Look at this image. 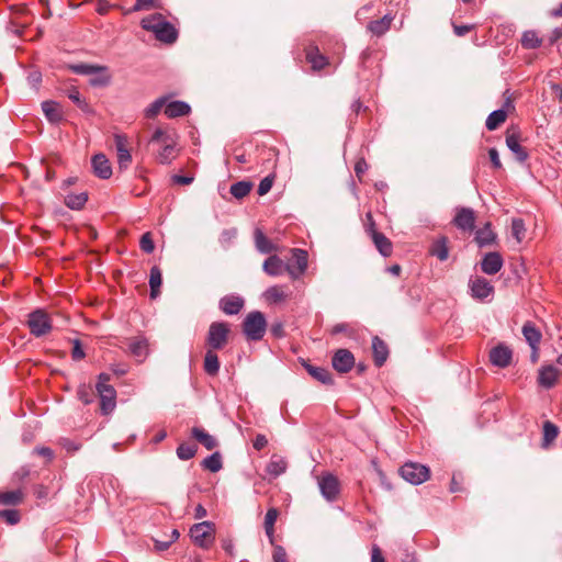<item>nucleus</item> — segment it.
<instances>
[{
	"mask_svg": "<svg viewBox=\"0 0 562 562\" xmlns=\"http://www.w3.org/2000/svg\"><path fill=\"white\" fill-rule=\"evenodd\" d=\"M140 25L144 30L153 32L158 41L167 44L176 42L178 37L176 27L159 13L144 18Z\"/></svg>",
	"mask_w": 562,
	"mask_h": 562,
	"instance_id": "nucleus-1",
	"label": "nucleus"
},
{
	"mask_svg": "<svg viewBox=\"0 0 562 562\" xmlns=\"http://www.w3.org/2000/svg\"><path fill=\"white\" fill-rule=\"evenodd\" d=\"M267 329V321L263 313L252 311L243 322V333L248 340L258 341L262 339Z\"/></svg>",
	"mask_w": 562,
	"mask_h": 562,
	"instance_id": "nucleus-2",
	"label": "nucleus"
},
{
	"mask_svg": "<svg viewBox=\"0 0 562 562\" xmlns=\"http://www.w3.org/2000/svg\"><path fill=\"white\" fill-rule=\"evenodd\" d=\"M109 381L110 375L101 373L95 386L100 397V408L104 415L111 413L116 406V391L108 383Z\"/></svg>",
	"mask_w": 562,
	"mask_h": 562,
	"instance_id": "nucleus-3",
	"label": "nucleus"
},
{
	"mask_svg": "<svg viewBox=\"0 0 562 562\" xmlns=\"http://www.w3.org/2000/svg\"><path fill=\"white\" fill-rule=\"evenodd\" d=\"M193 543L202 549H209L215 541V524L202 521L194 524L189 531Z\"/></svg>",
	"mask_w": 562,
	"mask_h": 562,
	"instance_id": "nucleus-4",
	"label": "nucleus"
},
{
	"mask_svg": "<svg viewBox=\"0 0 562 562\" xmlns=\"http://www.w3.org/2000/svg\"><path fill=\"white\" fill-rule=\"evenodd\" d=\"M26 325L31 335L36 338L49 334L53 329L52 319L48 313L43 308H36L27 315Z\"/></svg>",
	"mask_w": 562,
	"mask_h": 562,
	"instance_id": "nucleus-5",
	"label": "nucleus"
},
{
	"mask_svg": "<svg viewBox=\"0 0 562 562\" xmlns=\"http://www.w3.org/2000/svg\"><path fill=\"white\" fill-rule=\"evenodd\" d=\"M229 335V326L224 322H213L206 335V345L210 350H221L223 349L227 341Z\"/></svg>",
	"mask_w": 562,
	"mask_h": 562,
	"instance_id": "nucleus-6",
	"label": "nucleus"
},
{
	"mask_svg": "<svg viewBox=\"0 0 562 562\" xmlns=\"http://www.w3.org/2000/svg\"><path fill=\"white\" fill-rule=\"evenodd\" d=\"M401 476L413 485H419L429 477V469L417 462H406L400 469Z\"/></svg>",
	"mask_w": 562,
	"mask_h": 562,
	"instance_id": "nucleus-7",
	"label": "nucleus"
},
{
	"mask_svg": "<svg viewBox=\"0 0 562 562\" xmlns=\"http://www.w3.org/2000/svg\"><path fill=\"white\" fill-rule=\"evenodd\" d=\"M317 485L322 496L327 502H335L340 493V483L337 476L325 472L317 477Z\"/></svg>",
	"mask_w": 562,
	"mask_h": 562,
	"instance_id": "nucleus-8",
	"label": "nucleus"
},
{
	"mask_svg": "<svg viewBox=\"0 0 562 562\" xmlns=\"http://www.w3.org/2000/svg\"><path fill=\"white\" fill-rule=\"evenodd\" d=\"M452 223L461 231L471 232L475 226V212L471 207H457Z\"/></svg>",
	"mask_w": 562,
	"mask_h": 562,
	"instance_id": "nucleus-9",
	"label": "nucleus"
},
{
	"mask_svg": "<svg viewBox=\"0 0 562 562\" xmlns=\"http://www.w3.org/2000/svg\"><path fill=\"white\" fill-rule=\"evenodd\" d=\"M368 218L372 221L371 214H368ZM367 232L372 238L376 249L383 257H389L392 254V243L390 239L382 233L378 232L374 227V223L371 222L367 228Z\"/></svg>",
	"mask_w": 562,
	"mask_h": 562,
	"instance_id": "nucleus-10",
	"label": "nucleus"
},
{
	"mask_svg": "<svg viewBox=\"0 0 562 562\" xmlns=\"http://www.w3.org/2000/svg\"><path fill=\"white\" fill-rule=\"evenodd\" d=\"M331 364L336 371L347 373L355 366V357L348 349H339L333 356Z\"/></svg>",
	"mask_w": 562,
	"mask_h": 562,
	"instance_id": "nucleus-11",
	"label": "nucleus"
},
{
	"mask_svg": "<svg viewBox=\"0 0 562 562\" xmlns=\"http://www.w3.org/2000/svg\"><path fill=\"white\" fill-rule=\"evenodd\" d=\"M114 143L117 155V164L120 170H126L132 162V155L127 148V138L124 135L116 134Z\"/></svg>",
	"mask_w": 562,
	"mask_h": 562,
	"instance_id": "nucleus-12",
	"label": "nucleus"
},
{
	"mask_svg": "<svg viewBox=\"0 0 562 562\" xmlns=\"http://www.w3.org/2000/svg\"><path fill=\"white\" fill-rule=\"evenodd\" d=\"M559 378V369L553 364L541 366L538 370L537 382L543 389H552Z\"/></svg>",
	"mask_w": 562,
	"mask_h": 562,
	"instance_id": "nucleus-13",
	"label": "nucleus"
},
{
	"mask_svg": "<svg viewBox=\"0 0 562 562\" xmlns=\"http://www.w3.org/2000/svg\"><path fill=\"white\" fill-rule=\"evenodd\" d=\"M471 295L477 300H484L492 295L494 288L488 280L482 277L470 280Z\"/></svg>",
	"mask_w": 562,
	"mask_h": 562,
	"instance_id": "nucleus-14",
	"label": "nucleus"
},
{
	"mask_svg": "<svg viewBox=\"0 0 562 562\" xmlns=\"http://www.w3.org/2000/svg\"><path fill=\"white\" fill-rule=\"evenodd\" d=\"M512 358H513L512 350L503 344L494 347L490 351V361L492 362V364H494L498 368L508 367L512 362Z\"/></svg>",
	"mask_w": 562,
	"mask_h": 562,
	"instance_id": "nucleus-15",
	"label": "nucleus"
},
{
	"mask_svg": "<svg viewBox=\"0 0 562 562\" xmlns=\"http://www.w3.org/2000/svg\"><path fill=\"white\" fill-rule=\"evenodd\" d=\"M93 173L100 179H109L112 176L110 160L103 154H97L91 158Z\"/></svg>",
	"mask_w": 562,
	"mask_h": 562,
	"instance_id": "nucleus-16",
	"label": "nucleus"
},
{
	"mask_svg": "<svg viewBox=\"0 0 562 562\" xmlns=\"http://www.w3.org/2000/svg\"><path fill=\"white\" fill-rule=\"evenodd\" d=\"M504 261L499 252L492 251L487 252L482 261L481 269L484 273L493 276L496 274L503 267Z\"/></svg>",
	"mask_w": 562,
	"mask_h": 562,
	"instance_id": "nucleus-17",
	"label": "nucleus"
},
{
	"mask_svg": "<svg viewBox=\"0 0 562 562\" xmlns=\"http://www.w3.org/2000/svg\"><path fill=\"white\" fill-rule=\"evenodd\" d=\"M244 299L237 295H226L220 300V308L226 315H236L244 307Z\"/></svg>",
	"mask_w": 562,
	"mask_h": 562,
	"instance_id": "nucleus-18",
	"label": "nucleus"
},
{
	"mask_svg": "<svg viewBox=\"0 0 562 562\" xmlns=\"http://www.w3.org/2000/svg\"><path fill=\"white\" fill-rule=\"evenodd\" d=\"M255 247L258 252L269 255L278 251V246L272 243L260 228H256L254 232Z\"/></svg>",
	"mask_w": 562,
	"mask_h": 562,
	"instance_id": "nucleus-19",
	"label": "nucleus"
},
{
	"mask_svg": "<svg viewBox=\"0 0 562 562\" xmlns=\"http://www.w3.org/2000/svg\"><path fill=\"white\" fill-rule=\"evenodd\" d=\"M112 76L109 71V68L103 65H99L90 75L89 85L97 88H104L111 83Z\"/></svg>",
	"mask_w": 562,
	"mask_h": 562,
	"instance_id": "nucleus-20",
	"label": "nucleus"
},
{
	"mask_svg": "<svg viewBox=\"0 0 562 562\" xmlns=\"http://www.w3.org/2000/svg\"><path fill=\"white\" fill-rule=\"evenodd\" d=\"M262 270L271 277H279L285 272V263L276 255L269 256L262 265Z\"/></svg>",
	"mask_w": 562,
	"mask_h": 562,
	"instance_id": "nucleus-21",
	"label": "nucleus"
},
{
	"mask_svg": "<svg viewBox=\"0 0 562 562\" xmlns=\"http://www.w3.org/2000/svg\"><path fill=\"white\" fill-rule=\"evenodd\" d=\"M372 350L375 366L382 367L389 356V348L386 344L380 337L374 336L372 338Z\"/></svg>",
	"mask_w": 562,
	"mask_h": 562,
	"instance_id": "nucleus-22",
	"label": "nucleus"
},
{
	"mask_svg": "<svg viewBox=\"0 0 562 562\" xmlns=\"http://www.w3.org/2000/svg\"><path fill=\"white\" fill-rule=\"evenodd\" d=\"M191 111L190 105L184 101L166 102L165 114L169 119L188 115Z\"/></svg>",
	"mask_w": 562,
	"mask_h": 562,
	"instance_id": "nucleus-23",
	"label": "nucleus"
},
{
	"mask_svg": "<svg viewBox=\"0 0 562 562\" xmlns=\"http://www.w3.org/2000/svg\"><path fill=\"white\" fill-rule=\"evenodd\" d=\"M128 349L137 361L142 362L148 355V341L144 337H137L130 342Z\"/></svg>",
	"mask_w": 562,
	"mask_h": 562,
	"instance_id": "nucleus-24",
	"label": "nucleus"
},
{
	"mask_svg": "<svg viewBox=\"0 0 562 562\" xmlns=\"http://www.w3.org/2000/svg\"><path fill=\"white\" fill-rule=\"evenodd\" d=\"M522 335L528 342V345L531 347L532 350H538V345L541 340V333L536 328V326L527 322L522 326Z\"/></svg>",
	"mask_w": 562,
	"mask_h": 562,
	"instance_id": "nucleus-25",
	"label": "nucleus"
},
{
	"mask_svg": "<svg viewBox=\"0 0 562 562\" xmlns=\"http://www.w3.org/2000/svg\"><path fill=\"white\" fill-rule=\"evenodd\" d=\"M303 366L315 380L326 385L333 384L331 373L327 369L323 367H315L310 363H304Z\"/></svg>",
	"mask_w": 562,
	"mask_h": 562,
	"instance_id": "nucleus-26",
	"label": "nucleus"
},
{
	"mask_svg": "<svg viewBox=\"0 0 562 562\" xmlns=\"http://www.w3.org/2000/svg\"><path fill=\"white\" fill-rule=\"evenodd\" d=\"M266 471L276 479L286 471V461L282 457L273 454L266 467Z\"/></svg>",
	"mask_w": 562,
	"mask_h": 562,
	"instance_id": "nucleus-27",
	"label": "nucleus"
},
{
	"mask_svg": "<svg viewBox=\"0 0 562 562\" xmlns=\"http://www.w3.org/2000/svg\"><path fill=\"white\" fill-rule=\"evenodd\" d=\"M496 235L491 228V224L486 223L484 227L476 231L475 241L479 247H486L495 243Z\"/></svg>",
	"mask_w": 562,
	"mask_h": 562,
	"instance_id": "nucleus-28",
	"label": "nucleus"
},
{
	"mask_svg": "<svg viewBox=\"0 0 562 562\" xmlns=\"http://www.w3.org/2000/svg\"><path fill=\"white\" fill-rule=\"evenodd\" d=\"M506 145L508 149L515 154L518 161L524 162L528 158V153L526 149L519 144L518 137L515 134H510L506 136Z\"/></svg>",
	"mask_w": 562,
	"mask_h": 562,
	"instance_id": "nucleus-29",
	"label": "nucleus"
},
{
	"mask_svg": "<svg viewBox=\"0 0 562 562\" xmlns=\"http://www.w3.org/2000/svg\"><path fill=\"white\" fill-rule=\"evenodd\" d=\"M88 201V193L87 192H80V193H68L64 202L67 207L70 210L79 211L81 210Z\"/></svg>",
	"mask_w": 562,
	"mask_h": 562,
	"instance_id": "nucleus-30",
	"label": "nucleus"
},
{
	"mask_svg": "<svg viewBox=\"0 0 562 562\" xmlns=\"http://www.w3.org/2000/svg\"><path fill=\"white\" fill-rule=\"evenodd\" d=\"M191 435L194 439L201 442L207 450L214 449L217 445L216 439L202 428L193 427L191 430Z\"/></svg>",
	"mask_w": 562,
	"mask_h": 562,
	"instance_id": "nucleus-31",
	"label": "nucleus"
},
{
	"mask_svg": "<svg viewBox=\"0 0 562 562\" xmlns=\"http://www.w3.org/2000/svg\"><path fill=\"white\" fill-rule=\"evenodd\" d=\"M392 20L393 19L386 14L380 20L369 22L368 30L372 34L381 36L390 29Z\"/></svg>",
	"mask_w": 562,
	"mask_h": 562,
	"instance_id": "nucleus-32",
	"label": "nucleus"
},
{
	"mask_svg": "<svg viewBox=\"0 0 562 562\" xmlns=\"http://www.w3.org/2000/svg\"><path fill=\"white\" fill-rule=\"evenodd\" d=\"M220 360L214 350H207L204 356L203 368L209 375H216L220 371Z\"/></svg>",
	"mask_w": 562,
	"mask_h": 562,
	"instance_id": "nucleus-33",
	"label": "nucleus"
},
{
	"mask_svg": "<svg viewBox=\"0 0 562 562\" xmlns=\"http://www.w3.org/2000/svg\"><path fill=\"white\" fill-rule=\"evenodd\" d=\"M176 140H170L169 143L161 145L162 148L157 154V160L160 164L167 165L170 164L176 158Z\"/></svg>",
	"mask_w": 562,
	"mask_h": 562,
	"instance_id": "nucleus-34",
	"label": "nucleus"
},
{
	"mask_svg": "<svg viewBox=\"0 0 562 562\" xmlns=\"http://www.w3.org/2000/svg\"><path fill=\"white\" fill-rule=\"evenodd\" d=\"M430 254L437 257L440 261L447 260L449 257L447 237H441L438 240H436L431 247Z\"/></svg>",
	"mask_w": 562,
	"mask_h": 562,
	"instance_id": "nucleus-35",
	"label": "nucleus"
},
{
	"mask_svg": "<svg viewBox=\"0 0 562 562\" xmlns=\"http://www.w3.org/2000/svg\"><path fill=\"white\" fill-rule=\"evenodd\" d=\"M162 282L161 271L158 267L154 266L150 269L149 274V286H150V297L156 299L159 295V288Z\"/></svg>",
	"mask_w": 562,
	"mask_h": 562,
	"instance_id": "nucleus-36",
	"label": "nucleus"
},
{
	"mask_svg": "<svg viewBox=\"0 0 562 562\" xmlns=\"http://www.w3.org/2000/svg\"><path fill=\"white\" fill-rule=\"evenodd\" d=\"M202 468L213 473L218 472L223 468L222 456L218 451H215L211 456L206 457L202 463Z\"/></svg>",
	"mask_w": 562,
	"mask_h": 562,
	"instance_id": "nucleus-37",
	"label": "nucleus"
},
{
	"mask_svg": "<svg viewBox=\"0 0 562 562\" xmlns=\"http://www.w3.org/2000/svg\"><path fill=\"white\" fill-rule=\"evenodd\" d=\"M292 252V259L294 261V267L299 269V273H304L307 269L308 260H307V251L300 249V248H293L291 250Z\"/></svg>",
	"mask_w": 562,
	"mask_h": 562,
	"instance_id": "nucleus-38",
	"label": "nucleus"
},
{
	"mask_svg": "<svg viewBox=\"0 0 562 562\" xmlns=\"http://www.w3.org/2000/svg\"><path fill=\"white\" fill-rule=\"evenodd\" d=\"M506 112L503 109H498L490 113L486 119L485 126L488 131L496 130L506 120Z\"/></svg>",
	"mask_w": 562,
	"mask_h": 562,
	"instance_id": "nucleus-39",
	"label": "nucleus"
},
{
	"mask_svg": "<svg viewBox=\"0 0 562 562\" xmlns=\"http://www.w3.org/2000/svg\"><path fill=\"white\" fill-rule=\"evenodd\" d=\"M42 110L49 122L56 123L60 121L61 115L58 111L57 103L53 101H44L42 103Z\"/></svg>",
	"mask_w": 562,
	"mask_h": 562,
	"instance_id": "nucleus-40",
	"label": "nucleus"
},
{
	"mask_svg": "<svg viewBox=\"0 0 562 562\" xmlns=\"http://www.w3.org/2000/svg\"><path fill=\"white\" fill-rule=\"evenodd\" d=\"M252 188L249 181H238L231 186L229 192L236 199H243L250 192Z\"/></svg>",
	"mask_w": 562,
	"mask_h": 562,
	"instance_id": "nucleus-41",
	"label": "nucleus"
},
{
	"mask_svg": "<svg viewBox=\"0 0 562 562\" xmlns=\"http://www.w3.org/2000/svg\"><path fill=\"white\" fill-rule=\"evenodd\" d=\"M198 451V446L194 443L182 442L177 448V457L180 460L187 461L192 459Z\"/></svg>",
	"mask_w": 562,
	"mask_h": 562,
	"instance_id": "nucleus-42",
	"label": "nucleus"
},
{
	"mask_svg": "<svg viewBox=\"0 0 562 562\" xmlns=\"http://www.w3.org/2000/svg\"><path fill=\"white\" fill-rule=\"evenodd\" d=\"M23 499V493L21 490L8 491L0 493V504L2 505H16Z\"/></svg>",
	"mask_w": 562,
	"mask_h": 562,
	"instance_id": "nucleus-43",
	"label": "nucleus"
},
{
	"mask_svg": "<svg viewBox=\"0 0 562 562\" xmlns=\"http://www.w3.org/2000/svg\"><path fill=\"white\" fill-rule=\"evenodd\" d=\"M306 58L312 64L314 69H323L327 64L326 57L319 54L317 48L311 49L307 53Z\"/></svg>",
	"mask_w": 562,
	"mask_h": 562,
	"instance_id": "nucleus-44",
	"label": "nucleus"
},
{
	"mask_svg": "<svg viewBox=\"0 0 562 562\" xmlns=\"http://www.w3.org/2000/svg\"><path fill=\"white\" fill-rule=\"evenodd\" d=\"M521 44L525 48L533 49L541 45V40L535 31H527L522 35Z\"/></svg>",
	"mask_w": 562,
	"mask_h": 562,
	"instance_id": "nucleus-45",
	"label": "nucleus"
},
{
	"mask_svg": "<svg viewBox=\"0 0 562 562\" xmlns=\"http://www.w3.org/2000/svg\"><path fill=\"white\" fill-rule=\"evenodd\" d=\"M167 97H160L150 103L145 110V116L148 119L155 117L161 109L166 108Z\"/></svg>",
	"mask_w": 562,
	"mask_h": 562,
	"instance_id": "nucleus-46",
	"label": "nucleus"
},
{
	"mask_svg": "<svg viewBox=\"0 0 562 562\" xmlns=\"http://www.w3.org/2000/svg\"><path fill=\"white\" fill-rule=\"evenodd\" d=\"M265 296L268 301L273 302V303L281 302L286 297L282 288L278 286V285L268 288L265 292Z\"/></svg>",
	"mask_w": 562,
	"mask_h": 562,
	"instance_id": "nucleus-47",
	"label": "nucleus"
},
{
	"mask_svg": "<svg viewBox=\"0 0 562 562\" xmlns=\"http://www.w3.org/2000/svg\"><path fill=\"white\" fill-rule=\"evenodd\" d=\"M526 227L521 218H513L512 221V235L520 243L525 237Z\"/></svg>",
	"mask_w": 562,
	"mask_h": 562,
	"instance_id": "nucleus-48",
	"label": "nucleus"
},
{
	"mask_svg": "<svg viewBox=\"0 0 562 562\" xmlns=\"http://www.w3.org/2000/svg\"><path fill=\"white\" fill-rule=\"evenodd\" d=\"M236 236H237L236 228L224 229L221 233L218 241L224 249H227L232 245V243L236 238Z\"/></svg>",
	"mask_w": 562,
	"mask_h": 562,
	"instance_id": "nucleus-49",
	"label": "nucleus"
},
{
	"mask_svg": "<svg viewBox=\"0 0 562 562\" xmlns=\"http://www.w3.org/2000/svg\"><path fill=\"white\" fill-rule=\"evenodd\" d=\"M98 66L99 65L80 63L70 65L69 68L75 74L90 76L93 74V71H95Z\"/></svg>",
	"mask_w": 562,
	"mask_h": 562,
	"instance_id": "nucleus-50",
	"label": "nucleus"
},
{
	"mask_svg": "<svg viewBox=\"0 0 562 562\" xmlns=\"http://www.w3.org/2000/svg\"><path fill=\"white\" fill-rule=\"evenodd\" d=\"M173 139H175L173 136L168 134L162 128H156L155 132L153 133L149 142L165 145Z\"/></svg>",
	"mask_w": 562,
	"mask_h": 562,
	"instance_id": "nucleus-51",
	"label": "nucleus"
},
{
	"mask_svg": "<svg viewBox=\"0 0 562 562\" xmlns=\"http://www.w3.org/2000/svg\"><path fill=\"white\" fill-rule=\"evenodd\" d=\"M559 430L558 427L550 423L546 422L543 425V440L546 443L553 441L558 437Z\"/></svg>",
	"mask_w": 562,
	"mask_h": 562,
	"instance_id": "nucleus-52",
	"label": "nucleus"
},
{
	"mask_svg": "<svg viewBox=\"0 0 562 562\" xmlns=\"http://www.w3.org/2000/svg\"><path fill=\"white\" fill-rule=\"evenodd\" d=\"M140 249L146 254H151L155 249V244L150 233H145L139 240Z\"/></svg>",
	"mask_w": 562,
	"mask_h": 562,
	"instance_id": "nucleus-53",
	"label": "nucleus"
},
{
	"mask_svg": "<svg viewBox=\"0 0 562 562\" xmlns=\"http://www.w3.org/2000/svg\"><path fill=\"white\" fill-rule=\"evenodd\" d=\"M0 516L10 525H15L20 521V514L15 509L2 510Z\"/></svg>",
	"mask_w": 562,
	"mask_h": 562,
	"instance_id": "nucleus-54",
	"label": "nucleus"
},
{
	"mask_svg": "<svg viewBox=\"0 0 562 562\" xmlns=\"http://www.w3.org/2000/svg\"><path fill=\"white\" fill-rule=\"evenodd\" d=\"M273 180H274V177L273 176H267L265 177L260 182H259V186H258V194L259 195H265L267 194L271 188H272V184H273Z\"/></svg>",
	"mask_w": 562,
	"mask_h": 562,
	"instance_id": "nucleus-55",
	"label": "nucleus"
},
{
	"mask_svg": "<svg viewBox=\"0 0 562 562\" xmlns=\"http://www.w3.org/2000/svg\"><path fill=\"white\" fill-rule=\"evenodd\" d=\"M278 516L279 512L277 508H269L265 516V528H274Z\"/></svg>",
	"mask_w": 562,
	"mask_h": 562,
	"instance_id": "nucleus-56",
	"label": "nucleus"
},
{
	"mask_svg": "<svg viewBox=\"0 0 562 562\" xmlns=\"http://www.w3.org/2000/svg\"><path fill=\"white\" fill-rule=\"evenodd\" d=\"M60 446L69 453H74L80 450L81 445L78 442H75L68 438H61L59 440Z\"/></svg>",
	"mask_w": 562,
	"mask_h": 562,
	"instance_id": "nucleus-57",
	"label": "nucleus"
},
{
	"mask_svg": "<svg viewBox=\"0 0 562 562\" xmlns=\"http://www.w3.org/2000/svg\"><path fill=\"white\" fill-rule=\"evenodd\" d=\"M273 562H289L285 549L282 546H274L272 553Z\"/></svg>",
	"mask_w": 562,
	"mask_h": 562,
	"instance_id": "nucleus-58",
	"label": "nucleus"
},
{
	"mask_svg": "<svg viewBox=\"0 0 562 562\" xmlns=\"http://www.w3.org/2000/svg\"><path fill=\"white\" fill-rule=\"evenodd\" d=\"M72 350H71V357L75 361L81 360L85 358L86 353L82 349L81 342L78 339H75L72 341Z\"/></svg>",
	"mask_w": 562,
	"mask_h": 562,
	"instance_id": "nucleus-59",
	"label": "nucleus"
},
{
	"mask_svg": "<svg viewBox=\"0 0 562 562\" xmlns=\"http://www.w3.org/2000/svg\"><path fill=\"white\" fill-rule=\"evenodd\" d=\"M488 156H490V160H491L493 167L495 169H501L502 168V162H501L497 149L496 148H490L488 149Z\"/></svg>",
	"mask_w": 562,
	"mask_h": 562,
	"instance_id": "nucleus-60",
	"label": "nucleus"
},
{
	"mask_svg": "<svg viewBox=\"0 0 562 562\" xmlns=\"http://www.w3.org/2000/svg\"><path fill=\"white\" fill-rule=\"evenodd\" d=\"M34 453H36V454H38L41 457H44V458H46L49 461L54 458V452L48 447H36L34 449Z\"/></svg>",
	"mask_w": 562,
	"mask_h": 562,
	"instance_id": "nucleus-61",
	"label": "nucleus"
},
{
	"mask_svg": "<svg viewBox=\"0 0 562 562\" xmlns=\"http://www.w3.org/2000/svg\"><path fill=\"white\" fill-rule=\"evenodd\" d=\"M268 445V439L265 435L258 434L254 440V448L258 451L262 450Z\"/></svg>",
	"mask_w": 562,
	"mask_h": 562,
	"instance_id": "nucleus-62",
	"label": "nucleus"
},
{
	"mask_svg": "<svg viewBox=\"0 0 562 562\" xmlns=\"http://www.w3.org/2000/svg\"><path fill=\"white\" fill-rule=\"evenodd\" d=\"M27 81L33 88H37L42 81V75L38 71H32L27 76Z\"/></svg>",
	"mask_w": 562,
	"mask_h": 562,
	"instance_id": "nucleus-63",
	"label": "nucleus"
},
{
	"mask_svg": "<svg viewBox=\"0 0 562 562\" xmlns=\"http://www.w3.org/2000/svg\"><path fill=\"white\" fill-rule=\"evenodd\" d=\"M371 562H385L378 546H373L371 550Z\"/></svg>",
	"mask_w": 562,
	"mask_h": 562,
	"instance_id": "nucleus-64",
	"label": "nucleus"
}]
</instances>
